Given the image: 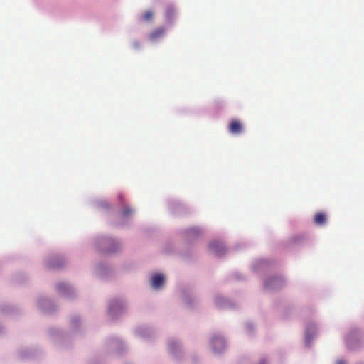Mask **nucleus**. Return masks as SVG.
<instances>
[{"mask_svg": "<svg viewBox=\"0 0 364 364\" xmlns=\"http://www.w3.org/2000/svg\"><path fill=\"white\" fill-rule=\"evenodd\" d=\"M283 279L282 277H272L268 279L265 282V286L269 289H278L282 287L283 284Z\"/></svg>", "mask_w": 364, "mask_h": 364, "instance_id": "f257e3e1", "label": "nucleus"}, {"mask_svg": "<svg viewBox=\"0 0 364 364\" xmlns=\"http://www.w3.org/2000/svg\"><path fill=\"white\" fill-rule=\"evenodd\" d=\"M243 127L242 123L237 119H233L230 122L229 131L233 134H240L242 132Z\"/></svg>", "mask_w": 364, "mask_h": 364, "instance_id": "f03ea898", "label": "nucleus"}, {"mask_svg": "<svg viewBox=\"0 0 364 364\" xmlns=\"http://www.w3.org/2000/svg\"><path fill=\"white\" fill-rule=\"evenodd\" d=\"M212 344L213 350L219 352L225 348V343L224 339L220 336L213 338Z\"/></svg>", "mask_w": 364, "mask_h": 364, "instance_id": "7ed1b4c3", "label": "nucleus"}, {"mask_svg": "<svg viewBox=\"0 0 364 364\" xmlns=\"http://www.w3.org/2000/svg\"><path fill=\"white\" fill-rule=\"evenodd\" d=\"M210 251L217 255H220L225 252V247L223 245V244L213 242L210 245Z\"/></svg>", "mask_w": 364, "mask_h": 364, "instance_id": "20e7f679", "label": "nucleus"}, {"mask_svg": "<svg viewBox=\"0 0 364 364\" xmlns=\"http://www.w3.org/2000/svg\"><path fill=\"white\" fill-rule=\"evenodd\" d=\"M164 281V278L161 274H155L151 278V286L154 288L159 289L160 288Z\"/></svg>", "mask_w": 364, "mask_h": 364, "instance_id": "39448f33", "label": "nucleus"}, {"mask_svg": "<svg viewBox=\"0 0 364 364\" xmlns=\"http://www.w3.org/2000/svg\"><path fill=\"white\" fill-rule=\"evenodd\" d=\"M164 34V29L163 28H159L150 33L149 38L151 40H156L159 38L162 37Z\"/></svg>", "mask_w": 364, "mask_h": 364, "instance_id": "423d86ee", "label": "nucleus"}, {"mask_svg": "<svg viewBox=\"0 0 364 364\" xmlns=\"http://www.w3.org/2000/svg\"><path fill=\"white\" fill-rule=\"evenodd\" d=\"M326 217L323 213H317L314 217V223L317 225H323L326 223Z\"/></svg>", "mask_w": 364, "mask_h": 364, "instance_id": "0eeeda50", "label": "nucleus"}, {"mask_svg": "<svg viewBox=\"0 0 364 364\" xmlns=\"http://www.w3.org/2000/svg\"><path fill=\"white\" fill-rule=\"evenodd\" d=\"M153 18V12L151 11H146L143 15V19L145 21H151Z\"/></svg>", "mask_w": 364, "mask_h": 364, "instance_id": "6e6552de", "label": "nucleus"}, {"mask_svg": "<svg viewBox=\"0 0 364 364\" xmlns=\"http://www.w3.org/2000/svg\"><path fill=\"white\" fill-rule=\"evenodd\" d=\"M132 210L129 207H124L122 210V215L123 217H127L132 213Z\"/></svg>", "mask_w": 364, "mask_h": 364, "instance_id": "1a4fd4ad", "label": "nucleus"}, {"mask_svg": "<svg viewBox=\"0 0 364 364\" xmlns=\"http://www.w3.org/2000/svg\"><path fill=\"white\" fill-rule=\"evenodd\" d=\"M200 232V230L198 228H191L189 230H188V233L189 235H198Z\"/></svg>", "mask_w": 364, "mask_h": 364, "instance_id": "9d476101", "label": "nucleus"}, {"mask_svg": "<svg viewBox=\"0 0 364 364\" xmlns=\"http://www.w3.org/2000/svg\"><path fill=\"white\" fill-rule=\"evenodd\" d=\"M174 14V9L173 8H168L166 11V16L167 18H171Z\"/></svg>", "mask_w": 364, "mask_h": 364, "instance_id": "9b49d317", "label": "nucleus"}, {"mask_svg": "<svg viewBox=\"0 0 364 364\" xmlns=\"http://www.w3.org/2000/svg\"><path fill=\"white\" fill-rule=\"evenodd\" d=\"M336 364H345V362L343 360H338Z\"/></svg>", "mask_w": 364, "mask_h": 364, "instance_id": "f8f14e48", "label": "nucleus"}, {"mask_svg": "<svg viewBox=\"0 0 364 364\" xmlns=\"http://www.w3.org/2000/svg\"><path fill=\"white\" fill-rule=\"evenodd\" d=\"M65 287V284H60L59 285V289L61 290L63 289V288H64Z\"/></svg>", "mask_w": 364, "mask_h": 364, "instance_id": "ddd939ff", "label": "nucleus"}, {"mask_svg": "<svg viewBox=\"0 0 364 364\" xmlns=\"http://www.w3.org/2000/svg\"><path fill=\"white\" fill-rule=\"evenodd\" d=\"M260 364H262V363H260Z\"/></svg>", "mask_w": 364, "mask_h": 364, "instance_id": "4468645a", "label": "nucleus"}]
</instances>
